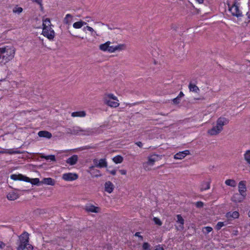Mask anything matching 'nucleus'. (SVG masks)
<instances>
[{"instance_id":"nucleus-4","label":"nucleus","mask_w":250,"mask_h":250,"mask_svg":"<svg viewBox=\"0 0 250 250\" xmlns=\"http://www.w3.org/2000/svg\"><path fill=\"white\" fill-rule=\"evenodd\" d=\"M160 159L159 155L157 154H152L149 156L147 158V161L144 162L143 164L144 168L146 170L149 171L151 170V167H152L155 162L158 161Z\"/></svg>"},{"instance_id":"nucleus-45","label":"nucleus","mask_w":250,"mask_h":250,"mask_svg":"<svg viewBox=\"0 0 250 250\" xmlns=\"http://www.w3.org/2000/svg\"><path fill=\"white\" fill-rule=\"evenodd\" d=\"M173 102L175 104H179L180 102V99H179V97H177L176 98L173 99Z\"/></svg>"},{"instance_id":"nucleus-22","label":"nucleus","mask_w":250,"mask_h":250,"mask_svg":"<svg viewBox=\"0 0 250 250\" xmlns=\"http://www.w3.org/2000/svg\"><path fill=\"white\" fill-rule=\"evenodd\" d=\"M19 197V194L14 191L9 192L7 195V198L9 200L13 201L18 199Z\"/></svg>"},{"instance_id":"nucleus-23","label":"nucleus","mask_w":250,"mask_h":250,"mask_svg":"<svg viewBox=\"0 0 250 250\" xmlns=\"http://www.w3.org/2000/svg\"><path fill=\"white\" fill-rule=\"evenodd\" d=\"M41 183L47 185L53 186L55 185V181L51 178H44L42 180Z\"/></svg>"},{"instance_id":"nucleus-41","label":"nucleus","mask_w":250,"mask_h":250,"mask_svg":"<svg viewBox=\"0 0 250 250\" xmlns=\"http://www.w3.org/2000/svg\"><path fill=\"white\" fill-rule=\"evenodd\" d=\"M150 245L146 242H145L143 245V249L144 250H150Z\"/></svg>"},{"instance_id":"nucleus-28","label":"nucleus","mask_w":250,"mask_h":250,"mask_svg":"<svg viewBox=\"0 0 250 250\" xmlns=\"http://www.w3.org/2000/svg\"><path fill=\"white\" fill-rule=\"evenodd\" d=\"M86 115V113L84 111H76L72 112L71 114V116L73 117H85Z\"/></svg>"},{"instance_id":"nucleus-40","label":"nucleus","mask_w":250,"mask_h":250,"mask_svg":"<svg viewBox=\"0 0 250 250\" xmlns=\"http://www.w3.org/2000/svg\"><path fill=\"white\" fill-rule=\"evenodd\" d=\"M225 225V223L222 222H219L217 223V224L216 226V229L217 230L220 229L222 227L224 226Z\"/></svg>"},{"instance_id":"nucleus-54","label":"nucleus","mask_w":250,"mask_h":250,"mask_svg":"<svg viewBox=\"0 0 250 250\" xmlns=\"http://www.w3.org/2000/svg\"><path fill=\"white\" fill-rule=\"evenodd\" d=\"M120 172L121 173V174H122V175H125L126 173V171L125 170H123V169L120 170Z\"/></svg>"},{"instance_id":"nucleus-2","label":"nucleus","mask_w":250,"mask_h":250,"mask_svg":"<svg viewBox=\"0 0 250 250\" xmlns=\"http://www.w3.org/2000/svg\"><path fill=\"white\" fill-rule=\"evenodd\" d=\"M103 102L111 107H117L120 105L117 97L112 93L105 94L103 97Z\"/></svg>"},{"instance_id":"nucleus-27","label":"nucleus","mask_w":250,"mask_h":250,"mask_svg":"<svg viewBox=\"0 0 250 250\" xmlns=\"http://www.w3.org/2000/svg\"><path fill=\"white\" fill-rule=\"evenodd\" d=\"M239 214L237 211H233V212H229L227 213L226 217L229 219H235L238 218Z\"/></svg>"},{"instance_id":"nucleus-14","label":"nucleus","mask_w":250,"mask_h":250,"mask_svg":"<svg viewBox=\"0 0 250 250\" xmlns=\"http://www.w3.org/2000/svg\"><path fill=\"white\" fill-rule=\"evenodd\" d=\"M228 123V119L224 117H220L218 119L216 122V125L221 128H222V129H223V126L227 125Z\"/></svg>"},{"instance_id":"nucleus-31","label":"nucleus","mask_w":250,"mask_h":250,"mask_svg":"<svg viewBox=\"0 0 250 250\" xmlns=\"http://www.w3.org/2000/svg\"><path fill=\"white\" fill-rule=\"evenodd\" d=\"M87 30L88 31H90L91 33V35L92 36H99V34L97 33V32L91 27L89 26H86L83 28V30L85 31V30Z\"/></svg>"},{"instance_id":"nucleus-17","label":"nucleus","mask_w":250,"mask_h":250,"mask_svg":"<svg viewBox=\"0 0 250 250\" xmlns=\"http://www.w3.org/2000/svg\"><path fill=\"white\" fill-rule=\"evenodd\" d=\"M85 209L87 212L98 213L100 212V208L99 207H95L93 205H88L85 207Z\"/></svg>"},{"instance_id":"nucleus-6","label":"nucleus","mask_w":250,"mask_h":250,"mask_svg":"<svg viewBox=\"0 0 250 250\" xmlns=\"http://www.w3.org/2000/svg\"><path fill=\"white\" fill-rule=\"evenodd\" d=\"M93 131L91 129L83 130L79 126L74 127L72 128L73 135H90L91 134Z\"/></svg>"},{"instance_id":"nucleus-34","label":"nucleus","mask_w":250,"mask_h":250,"mask_svg":"<svg viewBox=\"0 0 250 250\" xmlns=\"http://www.w3.org/2000/svg\"><path fill=\"white\" fill-rule=\"evenodd\" d=\"M225 184L227 186H230L232 187H235L236 185V182L234 180H232V179H228V180H226Z\"/></svg>"},{"instance_id":"nucleus-47","label":"nucleus","mask_w":250,"mask_h":250,"mask_svg":"<svg viewBox=\"0 0 250 250\" xmlns=\"http://www.w3.org/2000/svg\"><path fill=\"white\" fill-rule=\"evenodd\" d=\"M94 176L95 177H99V176H101V174H100V171L98 170H96V172H95V174H94Z\"/></svg>"},{"instance_id":"nucleus-5","label":"nucleus","mask_w":250,"mask_h":250,"mask_svg":"<svg viewBox=\"0 0 250 250\" xmlns=\"http://www.w3.org/2000/svg\"><path fill=\"white\" fill-rule=\"evenodd\" d=\"M10 177L11 178L14 180H22L26 182H30L33 185H37L40 182L39 179L38 178H34L30 180L29 178L24 176L21 174H12Z\"/></svg>"},{"instance_id":"nucleus-43","label":"nucleus","mask_w":250,"mask_h":250,"mask_svg":"<svg viewBox=\"0 0 250 250\" xmlns=\"http://www.w3.org/2000/svg\"><path fill=\"white\" fill-rule=\"evenodd\" d=\"M115 52H116L115 46H110L109 45L108 52L111 53H114Z\"/></svg>"},{"instance_id":"nucleus-51","label":"nucleus","mask_w":250,"mask_h":250,"mask_svg":"<svg viewBox=\"0 0 250 250\" xmlns=\"http://www.w3.org/2000/svg\"><path fill=\"white\" fill-rule=\"evenodd\" d=\"M135 144L138 146L140 147H142L143 146V144L141 142H137L135 143Z\"/></svg>"},{"instance_id":"nucleus-59","label":"nucleus","mask_w":250,"mask_h":250,"mask_svg":"<svg viewBox=\"0 0 250 250\" xmlns=\"http://www.w3.org/2000/svg\"><path fill=\"white\" fill-rule=\"evenodd\" d=\"M248 214H249V216L250 217V210L249 211Z\"/></svg>"},{"instance_id":"nucleus-25","label":"nucleus","mask_w":250,"mask_h":250,"mask_svg":"<svg viewBox=\"0 0 250 250\" xmlns=\"http://www.w3.org/2000/svg\"><path fill=\"white\" fill-rule=\"evenodd\" d=\"M188 88L190 92L198 93L200 91L199 88L195 84L190 83L188 85Z\"/></svg>"},{"instance_id":"nucleus-55","label":"nucleus","mask_w":250,"mask_h":250,"mask_svg":"<svg viewBox=\"0 0 250 250\" xmlns=\"http://www.w3.org/2000/svg\"><path fill=\"white\" fill-rule=\"evenodd\" d=\"M155 250H164V249L160 246H158L156 247Z\"/></svg>"},{"instance_id":"nucleus-7","label":"nucleus","mask_w":250,"mask_h":250,"mask_svg":"<svg viewBox=\"0 0 250 250\" xmlns=\"http://www.w3.org/2000/svg\"><path fill=\"white\" fill-rule=\"evenodd\" d=\"M229 10L233 16H236L237 18L242 16V14L239 10L238 4L236 2H235L229 7Z\"/></svg>"},{"instance_id":"nucleus-58","label":"nucleus","mask_w":250,"mask_h":250,"mask_svg":"<svg viewBox=\"0 0 250 250\" xmlns=\"http://www.w3.org/2000/svg\"><path fill=\"white\" fill-rule=\"evenodd\" d=\"M197 2L200 4L203 3L204 2V0H195Z\"/></svg>"},{"instance_id":"nucleus-9","label":"nucleus","mask_w":250,"mask_h":250,"mask_svg":"<svg viewBox=\"0 0 250 250\" xmlns=\"http://www.w3.org/2000/svg\"><path fill=\"white\" fill-rule=\"evenodd\" d=\"M42 34L50 40H53L55 37V32L52 28L42 29Z\"/></svg>"},{"instance_id":"nucleus-19","label":"nucleus","mask_w":250,"mask_h":250,"mask_svg":"<svg viewBox=\"0 0 250 250\" xmlns=\"http://www.w3.org/2000/svg\"><path fill=\"white\" fill-rule=\"evenodd\" d=\"M177 222L179 223V226L177 227V229L179 230H183L184 229V220L180 214L177 215Z\"/></svg>"},{"instance_id":"nucleus-18","label":"nucleus","mask_w":250,"mask_h":250,"mask_svg":"<svg viewBox=\"0 0 250 250\" xmlns=\"http://www.w3.org/2000/svg\"><path fill=\"white\" fill-rule=\"evenodd\" d=\"M114 186L110 181L105 182L104 184L105 191L109 193H111L114 189Z\"/></svg>"},{"instance_id":"nucleus-10","label":"nucleus","mask_w":250,"mask_h":250,"mask_svg":"<svg viewBox=\"0 0 250 250\" xmlns=\"http://www.w3.org/2000/svg\"><path fill=\"white\" fill-rule=\"evenodd\" d=\"M78 175L76 173H67L62 175V178L66 181H71L77 179Z\"/></svg>"},{"instance_id":"nucleus-50","label":"nucleus","mask_w":250,"mask_h":250,"mask_svg":"<svg viewBox=\"0 0 250 250\" xmlns=\"http://www.w3.org/2000/svg\"><path fill=\"white\" fill-rule=\"evenodd\" d=\"M135 236L139 237L141 240H143V236L140 235V232H136L135 234Z\"/></svg>"},{"instance_id":"nucleus-52","label":"nucleus","mask_w":250,"mask_h":250,"mask_svg":"<svg viewBox=\"0 0 250 250\" xmlns=\"http://www.w3.org/2000/svg\"><path fill=\"white\" fill-rule=\"evenodd\" d=\"M196 204L198 207H202L203 206V203L202 202H198Z\"/></svg>"},{"instance_id":"nucleus-57","label":"nucleus","mask_w":250,"mask_h":250,"mask_svg":"<svg viewBox=\"0 0 250 250\" xmlns=\"http://www.w3.org/2000/svg\"><path fill=\"white\" fill-rule=\"evenodd\" d=\"M39 4L40 5V7L41 10V11H43V5H42V2H41V4Z\"/></svg>"},{"instance_id":"nucleus-13","label":"nucleus","mask_w":250,"mask_h":250,"mask_svg":"<svg viewBox=\"0 0 250 250\" xmlns=\"http://www.w3.org/2000/svg\"><path fill=\"white\" fill-rule=\"evenodd\" d=\"M239 192L240 195L244 198L245 196V192L246 191V187L244 181H240L238 185Z\"/></svg>"},{"instance_id":"nucleus-37","label":"nucleus","mask_w":250,"mask_h":250,"mask_svg":"<svg viewBox=\"0 0 250 250\" xmlns=\"http://www.w3.org/2000/svg\"><path fill=\"white\" fill-rule=\"evenodd\" d=\"M22 10L23 9L21 7L16 6L13 8V12L19 14L22 12Z\"/></svg>"},{"instance_id":"nucleus-3","label":"nucleus","mask_w":250,"mask_h":250,"mask_svg":"<svg viewBox=\"0 0 250 250\" xmlns=\"http://www.w3.org/2000/svg\"><path fill=\"white\" fill-rule=\"evenodd\" d=\"M19 241L17 243L18 246L17 249V250H24L29 243V234L26 232H24L19 236Z\"/></svg>"},{"instance_id":"nucleus-30","label":"nucleus","mask_w":250,"mask_h":250,"mask_svg":"<svg viewBox=\"0 0 250 250\" xmlns=\"http://www.w3.org/2000/svg\"><path fill=\"white\" fill-rule=\"evenodd\" d=\"M244 159L247 164L250 165V150H247L244 154Z\"/></svg>"},{"instance_id":"nucleus-33","label":"nucleus","mask_w":250,"mask_h":250,"mask_svg":"<svg viewBox=\"0 0 250 250\" xmlns=\"http://www.w3.org/2000/svg\"><path fill=\"white\" fill-rule=\"evenodd\" d=\"M40 157L42 158H44L46 160H50L52 161H56V159H55V156L54 155H52L45 156V155H44L43 154H41V155H40Z\"/></svg>"},{"instance_id":"nucleus-35","label":"nucleus","mask_w":250,"mask_h":250,"mask_svg":"<svg viewBox=\"0 0 250 250\" xmlns=\"http://www.w3.org/2000/svg\"><path fill=\"white\" fill-rule=\"evenodd\" d=\"M113 161L116 164H120L123 162V158L120 155H118L113 158Z\"/></svg>"},{"instance_id":"nucleus-49","label":"nucleus","mask_w":250,"mask_h":250,"mask_svg":"<svg viewBox=\"0 0 250 250\" xmlns=\"http://www.w3.org/2000/svg\"><path fill=\"white\" fill-rule=\"evenodd\" d=\"M66 133L68 134H72V128H67L66 129Z\"/></svg>"},{"instance_id":"nucleus-24","label":"nucleus","mask_w":250,"mask_h":250,"mask_svg":"<svg viewBox=\"0 0 250 250\" xmlns=\"http://www.w3.org/2000/svg\"><path fill=\"white\" fill-rule=\"evenodd\" d=\"M110 44H111V42L109 41H107L106 42H105L104 43L101 44L99 46V48L101 50H102L103 51H104V52L107 51L108 52V49H109V45H110Z\"/></svg>"},{"instance_id":"nucleus-26","label":"nucleus","mask_w":250,"mask_h":250,"mask_svg":"<svg viewBox=\"0 0 250 250\" xmlns=\"http://www.w3.org/2000/svg\"><path fill=\"white\" fill-rule=\"evenodd\" d=\"M86 24V22L80 20V21L75 22L73 24V28L75 29H80L83 25H85Z\"/></svg>"},{"instance_id":"nucleus-56","label":"nucleus","mask_w":250,"mask_h":250,"mask_svg":"<svg viewBox=\"0 0 250 250\" xmlns=\"http://www.w3.org/2000/svg\"><path fill=\"white\" fill-rule=\"evenodd\" d=\"M184 93L182 92H180L179 95L177 96V97H179V99H180V98H182V97L184 96Z\"/></svg>"},{"instance_id":"nucleus-1","label":"nucleus","mask_w":250,"mask_h":250,"mask_svg":"<svg viewBox=\"0 0 250 250\" xmlns=\"http://www.w3.org/2000/svg\"><path fill=\"white\" fill-rule=\"evenodd\" d=\"M16 49L12 45H7L0 48V64H5L14 57Z\"/></svg>"},{"instance_id":"nucleus-39","label":"nucleus","mask_w":250,"mask_h":250,"mask_svg":"<svg viewBox=\"0 0 250 250\" xmlns=\"http://www.w3.org/2000/svg\"><path fill=\"white\" fill-rule=\"evenodd\" d=\"M212 230V229L210 227H206L203 228V231L205 233H208Z\"/></svg>"},{"instance_id":"nucleus-42","label":"nucleus","mask_w":250,"mask_h":250,"mask_svg":"<svg viewBox=\"0 0 250 250\" xmlns=\"http://www.w3.org/2000/svg\"><path fill=\"white\" fill-rule=\"evenodd\" d=\"M153 221H154V222L156 224H157L159 226H161L162 224V223L161 221V220L157 217H154L153 218Z\"/></svg>"},{"instance_id":"nucleus-44","label":"nucleus","mask_w":250,"mask_h":250,"mask_svg":"<svg viewBox=\"0 0 250 250\" xmlns=\"http://www.w3.org/2000/svg\"><path fill=\"white\" fill-rule=\"evenodd\" d=\"M25 249L27 250H33V247L28 243V244H27V246L25 247Z\"/></svg>"},{"instance_id":"nucleus-8","label":"nucleus","mask_w":250,"mask_h":250,"mask_svg":"<svg viewBox=\"0 0 250 250\" xmlns=\"http://www.w3.org/2000/svg\"><path fill=\"white\" fill-rule=\"evenodd\" d=\"M93 163L94 166L90 167V169H93L94 167L101 168L106 167L107 166V164L105 159H101L100 160L94 159Z\"/></svg>"},{"instance_id":"nucleus-29","label":"nucleus","mask_w":250,"mask_h":250,"mask_svg":"<svg viewBox=\"0 0 250 250\" xmlns=\"http://www.w3.org/2000/svg\"><path fill=\"white\" fill-rule=\"evenodd\" d=\"M42 21H43V23H42L43 29H44V28L48 29V28H51V21H50V20L49 19L46 18L45 19H43Z\"/></svg>"},{"instance_id":"nucleus-32","label":"nucleus","mask_w":250,"mask_h":250,"mask_svg":"<svg viewBox=\"0 0 250 250\" xmlns=\"http://www.w3.org/2000/svg\"><path fill=\"white\" fill-rule=\"evenodd\" d=\"M115 47L116 51H121L125 50L126 48V45L125 44H119L115 46Z\"/></svg>"},{"instance_id":"nucleus-53","label":"nucleus","mask_w":250,"mask_h":250,"mask_svg":"<svg viewBox=\"0 0 250 250\" xmlns=\"http://www.w3.org/2000/svg\"><path fill=\"white\" fill-rule=\"evenodd\" d=\"M114 30H115V33H119L122 31V29H119V28H115V29H114Z\"/></svg>"},{"instance_id":"nucleus-20","label":"nucleus","mask_w":250,"mask_h":250,"mask_svg":"<svg viewBox=\"0 0 250 250\" xmlns=\"http://www.w3.org/2000/svg\"><path fill=\"white\" fill-rule=\"evenodd\" d=\"M73 18V16L72 15L67 14L64 18L63 22L64 24L70 25L72 21Z\"/></svg>"},{"instance_id":"nucleus-15","label":"nucleus","mask_w":250,"mask_h":250,"mask_svg":"<svg viewBox=\"0 0 250 250\" xmlns=\"http://www.w3.org/2000/svg\"><path fill=\"white\" fill-rule=\"evenodd\" d=\"M78 160V157L77 155H73L66 160V163L71 166L75 165Z\"/></svg>"},{"instance_id":"nucleus-36","label":"nucleus","mask_w":250,"mask_h":250,"mask_svg":"<svg viewBox=\"0 0 250 250\" xmlns=\"http://www.w3.org/2000/svg\"><path fill=\"white\" fill-rule=\"evenodd\" d=\"M238 196H239V195L238 194H236L235 195H233V196L232 197V200L235 202H241L242 199H243L244 198H243V197L241 198H238Z\"/></svg>"},{"instance_id":"nucleus-21","label":"nucleus","mask_w":250,"mask_h":250,"mask_svg":"<svg viewBox=\"0 0 250 250\" xmlns=\"http://www.w3.org/2000/svg\"><path fill=\"white\" fill-rule=\"evenodd\" d=\"M38 135L40 137H44L50 139L52 137V134L50 132L47 131H40L38 132Z\"/></svg>"},{"instance_id":"nucleus-38","label":"nucleus","mask_w":250,"mask_h":250,"mask_svg":"<svg viewBox=\"0 0 250 250\" xmlns=\"http://www.w3.org/2000/svg\"><path fill=\"white\" fill-rule=\"evenodd\" d=\"M7 153L9 154H19L20 153V151L17 150H14L13 149H8L7 150L6 152Z\"/></svg>"},{"instance_id":"nucleus-46","label":"nucleus","mask_w":250,"mask_h":250,"mask_svg":"<svg viewBox=\"0 0 250 250\" xmlns=\"http://www.w3.org/2000/svg\"><path fill=\"white\" fill-rule=\"evenodd\" d=\"M5 247V244L3 242L0 241V249H3Z\"/></svg>"},{"instance_id":"nucleus-12","label":"nucleus","mask_w":250,"mask_h":250,"mask_svg":"<svg viewBox=\"0 0 250 250\" xmlns=\"http://www.w3.org/2000/svg\"><path fill=\"white\" fill-rule=\"evenodd\" d=\"M189 151L188 150H186L183 151H181L175 154L174 156V158L175 159L181 160L184 158L186 156L189 155Z\"/></svg>"},{"instance_id":"nucleus-48","label":"nucleus","mask_w":250,"mask_h":250,"mask_svg":"<svg viewBox=\"0 0 250 250\" xmlns=\"http://www.w3.org/2000/svg\"><path fill=\"white\" fill-rule=\"evenodd\" d=\"M112 175H115L116 173V170L115 169H113L112 170H107Z\"/></svg>"},{"instance_id":"nucleus-16","label":"nucleus","mask_w":250,"mask_h":250,"mask_svg":"<svg viewBox=\"0 0 250 250\" xmlns=\"http://www.w3.org/2000/svg\"><path fill=\"white\" fill-rule=\"evenodd\" d=\"M210 180L203 181L200 186L201 191L208 189L210 188Z\"/></svg>"},{"instance_id":"nucleus-11","label":"nucleus","mask_w":250,"mask_h":250,"mask_svg":"<svg viewBox=\"0 0 250 250\" xmlns=\"http://www.w3.org/2000/svg\"><path fill=\"white\" fill-rule=\"evenodd\" d=\"M222 131V128H221L217 125L214 126L211 129L208 131V133L211 136L216 135Z\"/></svg>"}]
</instances>
